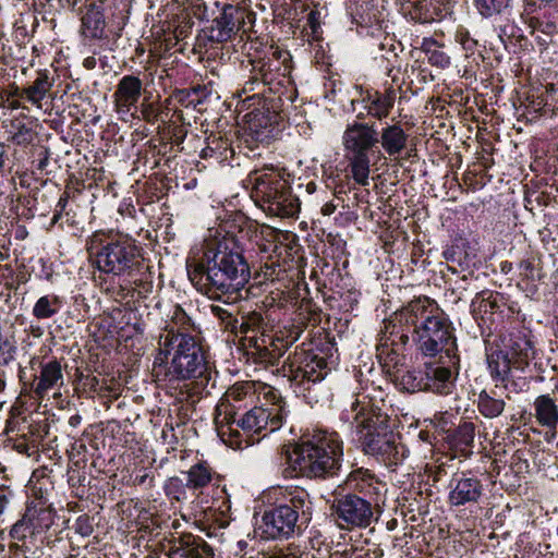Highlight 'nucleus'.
Here are the masks:
<instances>
[{
	"label": "nucleus",
	"instance_id": "37998d69",
	"mask_svg": "<svg viewBox=\"0 0 558 558\" xmlns=\"http://www.w3.org/2000/svg\"><path fill=\"white\" fill-rule=\"evenodd\" d=\"M510 0H474L475 7L484 17L499 14L509 5Z\"/></svg>",
	"mask_w": 558,
	"mask_h": 558
},
{
	"label": "nucleus",
	"instance_id": "473e14b6",
	"mask_svg": "<svg viewBox=\"0 0 558 558\" xmlns=\"http://www.w3.org/2000/svg\"><path fill=\"white\" fill-rule=\"evenodd\" d=\"M82 25L86 36L99 38L105 28V17L102 12L95 3H90L86 13L82 16Z\"/></svg>",
	"mask_w": 558,
	"mask_h": 558
},
{
	"label": "nucleus",
	"instance_id": "dca6fc26",
	"mask_svg": "<svg viewBox=\"0 0 558 558\" xmlns=\"http://www.w3.org/2000/svg\"><path fill=\"white\" fill-rule=\"evenodd\" d=\"M242 23H244V11L226 4L205 33L208 40L214 44L227 43L238 33Z\"/></svg>",
	"mask_w": 558,
	"mask_h": 558
},
{
	"label": "nucleus",
	"instance_id": "09e8293b",
	"mask_svg": "<svg viewBox=\"0 0 558 558\" xmlns=\"http://www.w3.org/2000/svg\"><path fill=\"white\" fill-rule=\"evenodd\" d=\"M12 142L16 145H28L32 140V130L24 123H19L16 126V132L11 137Z\"/></svg>",
	"mask_w": 558,
	"mask_h": 558
},
{
	"label": "nucleus",
	"instance_id": "ddd939ff",
	"mask_svg": "<svg viewBox=\"0 0 558 558\" xmlns=\"http://www.w3.org/2000/svg\"><path fill=\"white\" fill-rule=\"evenodd\" d=\"M280 372L292 384L310 390L311 384L319 383L326 377L329 367L324 356L296 347L283 362Z\"/></svg>",
	"mask_w": 558,
	"mask_h": 558
},
{
	"label": "nucleus",
	"instance_id": "b1692460",
	"mask_svg": "<svg viewBox=\"0 0 558 558\" xmlns=\"http://www.w3.org/2000/svg\"><path fill=\"white\" fill-rule=\"evenodd\" d=\"M452 12V0H414L410 10L413 20L429 23Z\"/></svg>",
	"mask_w": 558,
	"mask_h": 558
},
{
	"label": "nucleus",
	"instance_id": "6e6d98bb",
	"mask_svg": "<svg viewBox=\"0 0 558 558\" xmlns=\"http://www.w3.org/2000/svg\"><path fill=\"white\" fill-rule=\"evenodd\" d=\"M77 531L82 535H89L92 533V526L88 524V518L87 517H80L77 519Z\"/></svg>",
	"mask_w": 558,
	"mask_h": 558
},
{
	"label": "nucleus",
	"instance_id": "a19ab883",
	"mask_svg": "<svg viewBox=\"0 0 558 558\" xmlns=\"http://www.w3.org/2000/svg\"><path fill=\"white\" fill-rule=\"evenodd\" d=\"M172 328L174 329L173 333H177L178 331L187 333L191 328V319L180 306H175L171 323L166 327L167 333L160 338L165 340L167 336H170V330Z\"/></svg>",
	"mask_w": 558,
	"mask_h": 558
},
{
	"label": "nucleus",
	"instance_id": "f3484780",
	"mask_svg": "<svg viewBox=\"0 0 558 558\" xmlns=\"http://www.w3.org/2000/svg\"><path fill=\"white\" fill-rule=\"evenodd\" d=\"M558 100V89L555 88L554 84L534 85L530 84L529 87L525 85V122H533L537 118V113L541 116L547 114L553 109L547 108L548 100Z\"/></svg>",
	"mask_w": 558,
	"mask_h": 558
},
{
	"label": "nucleus",
	"instance_id": "4c0bfd02",
	"mask_svg": "<svg viewBox=\"0 0 558 558\" xmlns=\"http://www.w3.org/2000/svg\"><path fill=\"white\" fill-rule=\"evenodd\" d=\"M397 378L401 388L408 392L426 390L424 373L407 371Z\"/></svg>",
	"mask_w": 558,
	"mask_h": 558
},
{
	"label": "nucleus",
	"instance_id": "338daca9",
	"mask_svg": "<svg viewBox=\"0 0 558 558\" xmlns=\"http://www.w3.org/2000/svg\"><path fill=\"white\" fill-rule=\"evenodd\" d=\"M268 558H299V557L294 554L280 553V554L271 555Z\"/></svg>",
	"mask_w": 558,
	"mask_h": 558
},
{
	"label": "nucleus",
	"instance_id": "49530a36",
	"mask_svg": "<svg viewBox=\"0 0 558 558\" xmlns=\"http://www.w3.org/2000/svg\"><path fill=\"white\" fill-rule=\"evenodd\" d=\"M544 277L541 267L539 258H527L525 259V279H531L532 281L541 280Z\"/></svg>",
	"mask_w": 558,
	"mask_h": 558
},
{
	"label": "nucleus",
	"instance_id": "0e129e2a",
	"mask_svg": "<svg viewBox=\"0 0 558 558\" xmlns=\"http://www.w3.org/2000/svg\"><path fill=\"white\" fill-rule=\"evenodd\" d=\"M7 388V374L3 369H0V393L4 392Z\"/></svg>",
	"mask_w": 558,
	"mask_h": 558
},
{
	"label": "nucleus",
	"instance_id": "423d86ee",
	"mask_svg": "<svg viewBox=\"0 0 558 558\" xmlns=\"http://www.w3.org/2000/svg\"><path fill=\"white\" fill-rule=\"evenodd\" d=\"M170 330L153 364L157 380L177 381L204 377L208 366L199 342L190 333Z\"/></svg>",
	"mask_w": 558,
	"mask_h": 558
},
{
	"label": "nucleus",
	"instance_id": "f704fd0d",
	"mask_svg": "<svg viewBox=\"0 0 558 558\" xmlns=\"http://www.w3.org/2000/svg\"><path fill=\"white\" fill-rule=\"evenodd\" d=\"M62 306L61 299L57 295L47 294L40 296L34 304L32 314L39 320L49 319L59 313Z\"/></svg>",
	"mask_w": 558,
	"mask_h": 558
},
{
	"label": "nucleus",
	"instance_id": "680f3d73",
	"mask_svg": "<svg viewBox=\"0 0 558 558\" xmlns=\"http://www.w3.org/2000/svg\"><path fill=\"white\" fill-rule=\"evenodd\" d=\"M68 194H63L57 203V211L62 213L68 205Z\"/></svg>",
	"mask_w": 558,
	"mask_h": 558
},
{
	"label": "nucleus",
	"instance_id": "9d476101",
	"mask_svg": "<svg viewBox=\"0 0 558 558\" xmlns=\"http://www.w3.org/2000/svg\"><path fill=\"white\" fill-rule=\"evenodd\" d=\"M378 141L376 123L364 121L363 112L356 116V120L348 123L343 132L344 156L353 180L362 186L369 184L371 156L375 153L381 154Z\"/></svg>",
	"mask_w": 558,
	"mask_h": 558
},
{
	"label": "nucleus",
	"instance_id": "774afa93",
	"mask_svg": "<svg viewBox=\"0 0 558 558\" xmlns=\"http://www.w3.org/2000/svg\"><path fill=\"white\" fill-rule=\"evenodd\" d=\"M48 162H49V158H48V155L46 154L45 157L39 160L37 169L44 170L47 167Z\"/></svg>",
	"mask_w": 558,
	"mask_h": 558
},
{
	"label": "nucleus",
	"instance_id": "de8ad7c7",
	"mask_svg": "<svg viewBox=\"0 0 558 558\" xmlns=\"http://www.w3.org/2000/svg\"><path fill=\"white\" fill-rule=\"evenodd\" d=\"M211 313L219 319L226 323V328L231 329L232 331L238 329V319L233 318L231 313L226 308L219 305L210 306Z\"/></svg>",
	"mask_w": 558,
	"mask_h": 558
},
{
	"label": "nucleus",
	"instance_id": "bf43d9fd",
	"mask_svg": "<svg viewBox=\"0 0 558 558\" xmlns=\"http://www.w3.org/2000/svg\"><path fill=\"white\" fill-rule=\"evenodd\" d=\"M86 385L93 391H98L100 389L99 388V379L96 376L87 377Z\"/></svg>",
	"mask_w": 558,
	"mask_h": 558
},
{
	"label": "nucleus",
	"instance_id": "3c124183",
	"mask_svg": "<svg viewBox=\"0 0 558 558\" xmlns=\"http://www.w3.org/2000/svg\"><path fill=\"white\" fill-rule=\"evenodd\" d=\"M306 26L311 29L313 38L317 39L320 33V12L318 10H311L307 14Z\"/></svg>",
	"mask_w": 558,
	"mask_h": 558
},
{
	"label": "nucleus",
	"instance_id": "aec40b11",
	"mask_svg": "<svg viewBox=\"0 0 558 558\" xmlns=\"http://www.w3.org/2000/svg\"><path fill=\"white\" fill-rule=\"evenodd\" d=\"M282 343L281 339L275 340L271 336L258 337L255 335L248 338V343H244V345L255 363L275 365L283 355Z\"/></svg>",
	"mask_w": 558,
	"mask_h": 558
},
{
	"label": "nucleus",
	"instance_id": "bb28decb",
	"mask_svg": "<svg viewBox=\"0 0 558 558\" xmlns=\"http://www.w3.org/2000/svg\"><path fill=\"white\" fill-rule=\"evenodd\" d=\"M395 90L387 89L385 93L378 90H367L363 101L366 102L365 108L367 114L379 121L386 119L395 106Z\"/></svg>",
	"mask_w": 558,
	"mask_h": 558
},
{
	"label": "nucleus",
	"instance_id": "c03bdc74",
	"mask_svg": "<svg viewBox=\"0 0 558 558\" xmlns=\"http://www.w3.org/2000/svg\"><path fill=\"white\" fill-rule=\"evenodd\" d=\"M250 390L251 384H236L227 390L225 398L220 402H228L230 408L235 411V405L232 402L243 400L248 395Z\"/></svg>",
	"mask_w": 558,
	"mask_h": 558
},
{
	"label": "nucleus",
	"instance_id": "39448f33",
	"mask_svg": "<svg viewBox=\"0 0 558 558\" xmlns=\"http://www.w3.org/2000/svg\"><path fill=\"white\" fill-rule=\"evenodd\" d=\"M87 250L99 271L123 278L129 283L141 284L149 269L140 248L128 235L95 232Z\"/></svg>",
	"mask_w": 558,
	"mask_h": 558
},
{
	"label": "nucleus",
	"instance_id": "7c9ffc66",
	"mask_svg": "<svg viewBox=\"0 0 558 558\" xmlns=\"http://www.w3.org/2000/svg\"><path fill=\"white\" fill-rule=\"evenodd\" d=\"M532 342L525 338V381H543L549 368L548 361L536 360Z\"/></svg>",
	"mask_w": 558,
	"mask_h": 558
},
{
	"label": "nucleus",
	"instance_id": "393cba45",
	"mask_svg": "<svg viewBox=\"0 0 558 558\" xmlns=\"http://www.w3.org/2000/svg\"><path fill=\"white\" fill-rule=\"evenodd\" d=\"M378 146L390 157H398L407 147L408 134L399 123L385 124L378 131Z\"/></svg>",
	"mask_w": 558,
	"mask_h": 558
},
{
	"label": "nucleus",
	"instance_id": "13d9d810",
	"mask_svg": "<svg viewBox=\"0 0 558 558\" xmlns=\"http://www.w3.org/2000/svg\"><path fill=\"white\" fill-rule=\"evenodd\" d=\"M154 477L150 476L148 473H144L142 475H136L134 477V485H144L148 483L149 486H153Z\"/></svg>",
	"mask_w": 558,
	"mask_h": 558
},
{
	"label": "nucleus",
	"instance_id": "5fc2aeb1",
	"mask_svg": "<svg viewBox=\"0 0 558 558\" xmlns=\"http://www.w3.org/2000/svg\"><path fill=\"white\" fill-rule=\"evenodd\" d=\"M12 493L5 485H0V514L3 512L5 507L9 504V499L11 497Z\"/></svg>",
	"mask_w": 558,
	"mask_h": 558
},
{
	"label": "nucleus",
	"instance_id": "603ef678",
	"mask_svg": "<svg viewBox=\"0 0 558 558\" xmlns=\"http://www.w3.org/2000/svg\"><path fill=\"white\" fill-rule=\"evenodd\" d=\"M456 38L465 50H473L478 44L476 39L471 37L469 31L465 28H460L456 34Z\"/></svg>",
	"mask_w": 558,
	"mask_h": 558
},
{
	"label": "nucleus",
	"instance_id": "f257e3e1",
	"mask_svg": "<svg viewBox=\"0 0 558 558\" xmlns=\"http://www.w3.org/2000/svg\"><path fill=\"white\" fill-rule=\"evenodd\" d=\"M193 286L209 299L231 304L242 299L250 266L233 240H210L186 260Z\"/></svg>",
	"mask_w": 558,
	"mask_h": 558
},
{
	"label": "nucleus",
	"instance_id": "2eb2a0df",
	"mask_svg": "<svg viewBox=\"0 0 558 558\" xmlns=\"http://www.w3.org/2000/svg\"><path fill=\"white\" fill-rule=\"evenodd\" d=\"M38 363L39 373L34 375L31 384V390L36 399H44L50 391L60 390L64 385L63 367L61 362L56 359L47 361L33 357L31 360V367L34 369L35 364Z\"/></svg>",
	"mask_w": 558,
	"mask_h": 558
},
{
	"label": "nucleus",
	"instance_id": "1a4fd4ad",
	"mask_svg": "<svg viewBox=\"0 0 558 558\" xmlns=\"http://www.w3.org/2000/svg\"><path fill=\"white\" fill-rule=\"evenodd\" d=\"M287 414L284 405L274 404L268 409L254 407L238 418L236 411L228 402H219L216 407L215 424L223 441L241 442L240 429L247 434H258L263 429L275 432L282 426Z\"/></svg>",
	"mask_w": 558,
	"mask_h": 558
},
{
	"label": "nucleus",
	"instance_id": "052dcab7",
	"mask_svg": "<svg viewBox=\"0 0 558 558\" xmlns=\"http://www.w3.org/2000/svg\"><path fill=\"white\" fill-rule=\"evenodd\" d=\"M336 208L337 206L333 203L329 202L322 207L320 211L324 216H330L335 213Z\"/></svg>",
	"mask_w": 558,
	"mask_h": 558
},
{
	"label": "nucleus",
	"instance_id": "e433bc0d",
	"mask_svg": "<svg viewBox=\"0 0 558 558\" xmlns=\"http://www.w3.org/2000/svg\"><path fill=\"white\" fill-rule=\"evenodd\" d=\"M474 424L471 422L460 424L452 434L453 446L460 448L461 451L469 449L474 441Z\"/></svg>",
	"mask_w": 558,
	"mask_h": 558
},
{
	"label": "nucleus",
	"instance_id": "6e6552de",
	"mask_svg": "<svg viewBox=\"0 0 558 558\" xmlns=\"http://www.w3.org/2000/svg\"><path fill=\"white\" fill-rule=\"evenodd\" d=\"M252 185V198L267 215L280 218H294L301 203L292 193L289 182L272 167L255 169L247 177Z\"/></svg>",
	"mask_w": 558,
	"mask_h": 558
},
{
	"label": "nucleus",
	"instance_id": "ea45409f",
	"mask_svg": "<svg viewBox=\"0 0 558 558\" xmlns=\"http://www.w3.org/2000/svg\"><path fill=\"white\" fill-rule=\"evenodd\" d=\"M423 49L426 52L428 62L432 65L438 66L440 69L449 66L450 57L437 47L436 41L425 39L423 43Z\"/></svg>",
	"mask_w": 558,
	"mask_h": 558
},
{
	"label": "nucleus",
	"instance_id": "79ce46f5",
	"mask_svg": "<svg viewBox=\"0 0 558 558\" xmlns=\"http://www.w3.org/2000/svg\"><path fill=\"white\" fill-rule=\"evenodd\" d=\"M490 296L492 293L488 291L476 293L470 305L471 313L475 319L483 313H493L494 308L496 307V302L490 301Z\"/></svg>",
	"mask_w": 558,
	"mask_h": 558
},
{
	"label": "nucleus",
	"instance_id": "72a5a7b5",
	"mask_svg": "<svg viewBox=\"0 0 558 558\" xmlns=\"http://www.w3.org/2000/svg\"><path fill=\"white\" fill-rule=\"evenodd\" d=\"M403 350L404 349L376 347L377 359L387 373L396 374L399 372L398 367L402 366L405 361Z\"/></svg>",
	"mask_w": 558,
	"mask_h": 558
},
{
	"label": "nucleus",
	"instance_id": "c9c22d12",
	"mask_svg": "<svg viewBox=\"0 0 558 558\" xmlns=\"http://www.w3.org/2000/svg\"><path fill=\"white\" fill-rule=\"evenodd\" d=\"M24 515L31 525V535L40 533L52 524V514L47 508L27 507Z\"/></svg>",
	"mask_w": 558,
	"mask_h": 558
},
{
	"label": "nucleus",
	"instance_id": "6ab92c4d",
	"mask_svg": "<svg viewBox=\"0 0 558 558\" xmlns=\"http://www.w3.org/2000/svg\"><path fill=\"white\" fill-rule=\"evenodd\" d=\"M448 500L451 506L460 507L478 500L483 485L477 477L464 473L454 474L449 483Z\"/></svg>",
	"mask_w": 558,
	"mask_h": 558
},
{
	"label": "nucleus",
	"instance_id": "0eeeda50",
	"mask_svg": "<svg viewBox=\"0 0 558 558\" xmlns=\"http://www.w3.org/2000/svg\"><path fill=\"white\" fill-rule=\"evenodd\" d=\"M312 518V501L302 487L280 489L270 509L263 513L258 530L266 539H289L299 535Z\"/></svg>",
	"mask_w": 558,
	"mask_h": 558
},
{
	"label": "nucleus",
	"instance_id": "c756f323",
	"mask_svg": "<svg viewBox=\"0 0 558 558\" xmlns=\"http://www.w3.org/2000/svg\"><path fill=\"white\" fill-rule=\"evenodd\" d=\"M534 409L536 418L542 425L551 429L556 428L558 423V408L548 395L537 397L534 402Z\"/></svg>",
	"mask_w": 558,
	"mask_h": 558
},
{
	"label": "nucleus",
	"instance_id": "4be33fe9",
	"mask_svg": "<svg viewBox=\"0 0 558 558\" xmlns=\"http://www.w3.org/2000/svg\"><path fill=\"white\" fill-rule=\"evenodd\" d=\"M442 365H426L424 377L426 390L438 395H448L453 386L451 368H458L459 365L449 366L447 357H440Z\"/></svg>",
	"mask_w": 558,
	"mask_h": 558
},
{
	"label": "nucleus",
	"instance_id": "f03ea898",
	"mask_svg": "<svg viewBox=\"0 0 558 558\" xmlns=\"http://www.w3.org/2000/svg\"><path fill=\"white\" fill-rule=\"evenodd\" d=\"M396 318L412 326L413 341L424 356L447 357L449 366L460 364L454 327L434 300L416 298L397 311Z\"/></svg>",
	"mask_w": 558,
	"mask_h": 558
},
{
	"label": "nucleus",
	"instance_id": "58836bf2",
	"mask_svg": "<svg viewBox=\"0 0 558 558\" xmlns=\"http://www.w3.org/2000/svg\"><path fill=\"white\" fill-rule=\"evenodd\" d=\"M502 400L490 397L486 391H482L478 396V410L486 417H496L504 410Z\"/></svg>",
	"mask_w": 558,
	"mask_h": 558
},
{
	"label": "nucleus",
	"instance_id": "4d7b16f0",
	"mask_svg": "<svg viewBox=\"0 0 558 558\" xmlns=\"http://www.w3.org/2000/svg\"><path fill=\"white\" fill-rule=\"evenodd\" d=\"M142 113L147 122H154L158 118V112L151 106L145 108Z\"/></svg>",
	"mask_w": 558,
	"mask_h": 558
},
{
	"label": "nucleus",
	"instance_id": "f8f14e48",
	"mask_svg": "<svg viewBox=\"0 0 558 558\" xmlns=\"http://www.w3.org/2000/svg\"><path fill=\"white\" fill-rule=\"evenodd\" d=\"M502 343V350L487 356L490 374L500 379L510 392L520 393L523 390V349L520 332L504 337Z\"/></svg>",
	"mask_w": 558,
	"mask_h": 558
},
{
	"label": "nucleus",
	"instance_id": "69168bd1",
	"mask_svg": "<svg viewBox=\"0 0 558 558\" xmlns=\"http://www.w3.org/2000/svg\"><path fill=\"white\" fill-rule=\"evenodd\" d=\"M83 65L87 69V70H92L96 66V59L94 57H88L84 60L83 62Z\"/></svg>",
	"mask_w": 558,
	"mask_h": 558
},
{
	"label": "nucleus",
	"instance_id": "8fccbe9b",
	"mask_svg": "<svg viewBox=\"0 0 558 558\" xmlns=\"http://www.w3.org/2000/svg\"><path fill=\"white\" fill-rule=\"evenodd\" d=\"M27 534H31V525L26 520V517L23 515V518L12 526L10 535L14 539L22 541L27 536Z\"/></svg>",
	"mask_w": 558,
	"mask_h": 558
},
{
	"label": "nucleus",
	"instance_id": "4468645a",
	"mask_svg": "<svg viewBox=\"0 0 558 558\" xmlns=\"http://www.w3.org/2000/svg\"><path fill=\"white\" fill-rule=\"evenodd\" d=\"M376 506L378 504L374 499L363 498L355 493L336 492L331 510L341 529H366L376 520Z\"/></svg>",
	"mask_w": 558,
	"mask_h": 558
},
{
	"label": "nucleus",
	"instance_id": "a18cd8bd",
	"mask_svg": "<svg viewBox=\"0 0 558 558\" xmlns=\"http://www.w3.org/2000/svg\"><path fill=\"white\" fill-rule=\"evenodd\" d=\"M525 558H554V554L549 551V545H534L529 542L525 544Z\"/></svg>",
	"mask_w": 558,
	"mask_h": 558
},
{
	"label": "nucleus",
	"instance_id": "2f4dec72",
	"mask_svg": "<svg viewBox=\"0 0 558 558\" xmlns=\"http://www.w3.org/2000/svg\"><path fill=\"white\" fill-rule=\"evenodd\" d=\"M214 471L206 462H199L186 472L185 486L190 489L201 490L213 480Z\"/></svg>",
	"mask_w": 558,
	"mask_h": 558
},
{
	"label": "nucleus",
	"instance_id": "e2e57ef3",
	"mask_svg": "<svg viewBox=\"0 0 558 558\" xmlns=\"http://www.w3.org/2000/svg\"><path fill=\"white\" fill-rule=\"evenodd\" d=\"M537 293V286L536 284H525V296L533 298Z\"/></svg>",
	"mask_w": 558,
	"mask_h": 558
},
{
	"label": "nucleus",
	"instance_id": "a211bd4d",
	"mask_svg": "<svg viewBox=\"0 0 558 558\" xmlns=\"http://www.w3.org/2000/svg\"><path fill=\"white\" fill-rule=\"evenodd\" d=\"M165 550L166 558H214L213 548L192 534L173 538Z\"/></svg>",
	"mask_w": 558,
	"mask_h": 558
},
{
	"label": "nucleus",
	"instance_id": "864d4df0",
	"mask_svg": "<svg viewBox=\"0 0 558 558\" xmlns=\"http://www.w3.org/2000/svg\"><path fill=\"white\" fill-rule=\"evenodd\" d=\"M398 46H400V43H397L393 37H390L388 35H386L384 37V40L378 45L381 51L392 53L393 56H397L396 50Z\"/></svg>",
	"mask_w": 558,
	"mask_h": 558
},
{
	"label": "nucleus",
	"instance_id": "c85d7f7f",
	"mask_svg": "<svg viewBox=\"0 0 558 558\" xmlns=\"http://www.w3.org/2000/svg\"><path fill=\"white\" fill-rule=\"evenodd\" d=\"M53 82L48 70H39L36 72V78L33 84L23 88L22 96H25L33 105L40 107L41 100L52 88Z\"/></svg>",
	"mask_w": 558,
	"mask_h": 558
},
{
	"label": "nucleus",
	"instance_id": "a878e982",
	"mask_svg": "<svg viewBox=\"0 0 558 558\" xmlns=\"http://www.w3.org/2000/svg\"><path fill=\"white\" fill-rule=\"evenodd\" d=\"M411 328L412 326L400 323L395 314L393 318L385 324L377 347L404 349L410 340Z\"/></svg>",
	"mask_w": 558,
	"mask_h": 558
},
{
	"label": "nucleus",
	"instance_id": "9b49d317",
	"mask_svg": "<svg viewBox=\"0 0 558 558\" xmlns=\"http://www.w3.org/2000/svg\"><path fill=\"white\" fill-rule=\"evenodd\" d=\"M252 71L248 80L244 83L242 92L253 93L243 100V107L250 110L246 114L252 128H267L277 122L276 99L264 96L266 85L270 84L271 68L264 59L252 61Z\"/></svg>",
	"mask_w": 558,
	"mask_h": 558
},
{
	"label": "nucleus",
	"instance_id": "20e7f679",
	"mask_svg": "<svg viewBox=\"0 0 558 558\" xmlns=\"http://www.w3.org/2000/svg\"><path fill=\"white\" fill-rule=\"evenodd\" d=\"M343 418L355 425L357 441L362 451L374 457L387 466L398 465L405 456L407 449L398 434L389 426V416L379 408L355 400L350 410H345Z\"/></svg>",
	"mask_w": 558,
	"mask_h": 558
},
{
	"label": "nucleus",
	"instance_id": "7ed1b4c3",
	"mask_svg": "<svg viewBox=\"0 0 558 558\" xmlns=\"http://www.w3.org/2000/svg\"><path fill=\"white\" fill-rule=\"evenodd\" d=\"M343 460V441L333 430L305 432L288 453V464L296 477L327 480L338 475Z\"/></svg>",
	"mask_w": 558,
	"mask_h": 558
},
{
	"label": "nucleus",
	"instance_id": "412c9836",
	"mask_svg": "<svg viewBox=\"0 0 558 558\" xmlns=\"http://www.w3.org/2000/svg\"><path fill=\"white\" fill-rule=\"evenodd\" d=\"M353 493L363 494V498L374 499L378 504V497L386 490V484L368 469L357 468L352 470L345 480Z\"/></svg>",
	"mask_w": 558,
	"mask_h": 558
},
{
	"label": "nucleus",
	"instance_id": "cd10ccee",
	"mask_svg": "<svg viewBox=\"0 0 558 558\" xmlns=\"http://www.w3.org/2000/svg\"><path fill=\"white\" fill-rule=\"evenodd\" d=\"M271 326L267 316L263 313L253 311L241 317V322L238 320V329L234 332L240 333L244 338V343H248V338L254 337H267Z\"/></svg>",
	"mask_w": 558,
	"mask_h": 558
},
{
	"label": "nucleus",
	"instance_id": "5701e85b",
	"mask_svg": "<svg viewBox=\"0 0 558 558\" xmlns=\"http://www.w3.org/2000/svg\"><path fill=\"white\" fill-rule=\"evenodd\" d=\"M143 89L142 81L134 75H124L118 83L112 95L118 112L126 113L141 98Z\"/></svg>",
	"mask_w": 558,
	"mask_h": 558
}]
</instances>
